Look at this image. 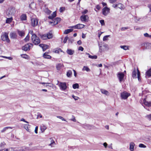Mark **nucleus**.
Segmentation results:
<instances>
[{
	"mask_svg": "<svg viewBox=\"0 0 151 151\" xmlns=\"http://www.w3.org/2000/svg\"><path fill=\"white\" fill-rule=\"evenodd\" d=\"M56 16V12L55 11L53 13L50 15L48 17V18L50 19H53Z\"/></svg>",
	"mask_w": 151,
	"mask_h": 151,
	"instance_id": "6ab92c4d",
	"label": "nucleus"
},
{
	"mask_svg": "<svg viewBox=\"0 0 151 151\" xmlns=\"http://www.w3.org/2000/svg\"><path fill=\"white\" fill-rule=\"evenodd\" d=\"M49 47V46L46 45H44V46L43 47V51H45Z\"/></svg>",
	"mask_w": 151,
	"mask_h": 151,
	"instance_id": "ea45409f",
	"label": "nucleus"
},
{
	"mask_svg": "<svg viewBox=\"0 0 151 151\" xmlns=\"http://www.w3.org/2000/svg\"><path fill=\"white\" fill-rule=\"evenodd\" d=\"M32 25L35 27L38 25V20L37 18H32L31 19Z\"/></svg>",
	"mask_w": 151,
	"mask_h": 151,
	"instance_id": "9b49d317",
	"label": "nucleus"
},
{
	"mask_svg": "<svg viewBox=\"0 0 151 151\" xmlns=\"http://www.w3.org/2000/svg\"><path fill=\"white\" fill-rule=\"evenodd\" d=\"M144 36L145 37H151V35H149L147 33H145L144 34Z\"/></svg>",
	"mask_w": 151,
	"mask_h": 151,
	"instance_id": "49530a36",
	"label": "nucleus"
},
{
	"mask_svg": "<svg viewBox=\"0 0 151 151\" xmlns=\"http://www.w3.org/2000/svg\"><path fill=\"white\" fill-rule=\"evenodd\" d=\"M79 87V85L78 83L74 84L73 85V88L74 89L78 88Z\"/></svg>",
	"mask_w": 151,
	"mask_h": 151,
	"instance_id": "4c0bfd02",
	"label": "nucleus"
},
{
	"mask_svg": "<svg viewBox=\"0 0 151 151\" xmlns=\"http://www.w3.org/2000/svg\"><path fill=\"white\" fill-rule=\"evenodd\" d=\"M88 57L91 59H97V56L96 55L94 56L89 55L88 56Z\"/></svg>",
	"mask_w": 151,
	"mask_h": 151,
	"instance_id": "79ce46f5",
	"label": "nucleus"
},
{
	"mask_svg": "<svg viewBox=\"0 0 151 151\" xmlns=\"http://www.w3.org/2000/svg\"><path fill=\"white\" fill-rule=\"evenodd\" d=\"M10 37L11 39H16L17 37V34L14 32H12L10 33Z\"/></svg>",
	"mask_w": 151,
	"mask_h": 151,
	"instance_id": "dca6fc26",
	"label": "nucleus"
},
{
	"mask_svg": "<svg viewBox=\"0 0 151 151\" xmlns=\"http://www.w3.org/2000/svg\"><path fill=\"white\" fill-rule=\"evenodd\" d=\"M68 39V37H67V36H66L64 40V41H63V42L65 43L67 41V40Z\"/></svg>",
	"mask_w": 151,
	"mask_h": 151,
	"instance_id": "052dcab7",
	"label": "nucleus"
},
{
	"mask_svg": "<svg viewBox=\"0 0 151 151\" xmlns=\"http://www.w3.org/2000/svg\"><path fill=\"white\" fill-rule=\"evenodd\" d=\"M100 22L101 24V25H105V23H104V21L103 20H101L100 21Z\"/></svg>",
	"mask_w": 151,
	"mask_h": 151,
	"instance_id": "09e8293b",
	"label": "nucleus"
},
{
	"mask_svg": "<svg viewBox=\"0 0 151 151\" xmlns=\"http://www.w3.org/2000/svg\"><path fill=\"white\" fill-rule=\"evenodd\" d=\"M48 53V52H45L43 54V56L44 58L46 59L51 58V57L50 55H48L47 54Z\"/></svg>",
	"mask_w": 151,
	"mask_h": 151,
	"instance_id": "4be33fe9",
	"label": "nucleus"
},
{
	"mask_svg": "<svg viewBox=\"0 0 151 151\" xmlns=\"http://www.w3.org/2000/svg\"><path fill=\"white\" fill-rule=\"evenodd\" d=\"M21 56L24 58L27 59L28 58V56L25 54H23L21 55Z\"/></svg>",
	"mask_w": 151,
	"mask_h": 151,
	"instance_id": "37998d69",
	"label": "nucleus"
},
{
	"mask_svg": "<svg viewBox=\"0 0 151 151\" xmlns=\"http://www.w3.org/2000/svg\"><path fill=\"white\" fill-rule=\"evenodd\" d=\"M59 86L61 90H65L66 89L67 86L65 82H60L59 84Z\"/></svg>",
	"mask_w": 151,
	"mask_h": 151,
	"instance_id": "9d476101",
	"label": "nucleus"
},
{
	"mask_svg": "<svg viewBox=\"0 0 151 151\" xmlns=\"http://www.w3.org/2000/svg\"><path fill=\"white\" fill-rule=\"evenodd\" d=\"M10 18H7L6 21V23L7 24L10 23L13 20L12 17H9Z\"/></svg>",
	"mask_w": 151,
	"mask_h": 151,
	"instance_id": "b1692460",
	"label": "nucleus"
},
{
	"mask_svg": "<svg viewBox=\"0 0 151 151\" xmlns=\"http://www.w3.org/2000/svg\"><path fill=\"white\" fill-rule=\"evenodd\" d=\"M141 18H138L137 17H136L135 21L137 22L138 21H141Z\"/></svg>",
	"mask_w": 151,
	"mask_h": 151,
	"instance_id": "13d9d810",
	"label": "nucleus"
},
{
	"mask_svg": "<svg viewBox=\"0 0 151 151\" xmlns=\"http://www.w3.org/2000/svg\"><path fill=\"white\" fill-rule=\"evenodd\" d=\"M12 127H4L3 129L1 131V132H4L6 130L8 129H12Z\"/></svg>",
	"mask_w": 151,
	"mask_h": 151,
	"instance_id": "72a5a7b5",
	"label": "nucleus"
},
{
	"mask_svg": "<svg viewBox=\"0 0 151 151\" xmlns=\"http://www.w3.org/2000/svg\"><path fill=\"white\" fill-rule=\"evenodd\" d=\"M16 11L14 7H10L7 10L6 12V15L8 17H12L15 13Z\"/></svg>",
	"mask_w": 151,
	"mask_h": 151,
	"instance_id": "7ed1b4c3",
	"label": "nucleus"
},
{
	"mask_svg": "<svg viewBox=\"0 0 151 151\" xmlns=\"http://www.w3.org/2000/svg\"><path fill=\"white\" fill-rule=\"evenodd\" d=\"M82 70H86L87 72H88L91 71L90 69L86 66H84Z\"/></svg>",
	"mask_w": 151,
	"mask_h": 151,
	"instance_id": "473e14b6",
	"label": "nucleus"
},
{
	"mask_svg": "<svg viewBox=\"0 0 151 151\" xmlns=\"http://www.w3.org/2000/svg\"><path fill=\"white\" fill-rule=\"evenodd\" d=\"M37 146H35L32 147L23 146L21 147L19 149V151H33L37 149Z\"/></svg>",
	"mask_w": 151,
	"mask_h": 151,
	"instance_id": "f257e3e1",
	"label": "nucleus"
},
{
	"mask_svg": "<svg viewBox=\"0 0 151 151\" xmlns=\"http://www.w3.org/2000/svg\"><path fill=\"white\" fill-rule=\"evenodd\" d=\"M139 146L140 147L142 148H145L146 147L145 145L142 144H139Z\"/></svg>",
	"mask_w": 151,
	"mask_h": 151,
	"instance_id": "3c124183",
	"label": "nucleus"
},
{
	"mask_svg": "<svg viewBox=\"0 0 151 151\" xmlns=\"http://www.w3.org/2000/svg\"><path fill=\"white\" fill-rule=\"evenodd\" d=\"M85 27V25L82 24H78L76 25L72 26L71 27V28L74 29H80L84 28Z\"/></svg>",
	"mask_w": 151,
	"mask_h": 151,
	"instance_id": "4468645a",
	"label": "nucleus"
},
{
	"mask_svg": "<svg viewBox=\"0 0 151 151\" xmlns=\"http://www.w3.org/2000/svg\"><path fill=\"white\" fill-rule=\"evenodd\" d=\"M145 74L146 76L149 77L151 76V68L146 72Z\"/></svg>",
	"mask_w": 151,
	"mask_h": 151,
	"instance_id": "bb28decb",
	"label": "nucleus"
},
{
	"mask_svg": "<svg viewBox=\"0 0 151 151\" xmlns=\"http://www.w3.org/2000/svg\"><path fill=\"white\" fill-rule=\"evenodd\" d=\"M64 9H65V8H64L60 7V10H59L60 12H62L63 11H64Z\"/></svg>",
	"mask_w": 151,
	"mask_h": 151,
	"instance_id": "680f3d73",
	"label": "nucleus"
},
{
	"mask_svg": "<svg viewBox=\"0 0 151 151\" xmlns=\"http://www.w3.org/2000/svg\"><path fill=\"white\" fill-rule=\"evenodd\" d=\"M38 128V127H35V132L36 134H37V133Z\"/></svg>",
	"mask_w": 151,
	"mask_h": 151,
	"instance_id": "774afa93",
	"label": "nucleus"
},
{
	"mask_svg": "<svg viewBox=\"0 0 151 151\" xmlns=\"http://www.w3.org/2000/svg\"><path fill=\"white\" fill-rule=\"evenodd\" d=\"M6 151H19V148H16L11 147L9 148V149H7V150Z\"/></svg>",
	"mask_w": 151,
	"mask_h": 151,
	"instance_id": "a878e982",
	"label": "nucleus"
},
{
	"mask_svg": "<svg viewBox=\"0 0 151 151\" xmlns=\"http://www.w3.org/2000/svg\"><path fill=\"white\" fill-rule=\"evenodd\" d=\"M29 36L28 35L26 36V38L24 39V40L25 41H27L29 40Z\"/></svg>",
	"mask_w": 151,
	"mask_h": 151,
	"instance_id": "5fc2aeb1",
	"label": "nucleus"
},
{
	"mask_svg": "<svg viewBox=\"0 0 151 151\" xmlns=\"http://www.w3.org/2000/svg\"><path fill=\"white\" fill-rule=\"evenodd\" d=\"M5 144L4 142L0 144V147H2L3 148L4 147V145H5Z\"/></svg>",
	"mask_w": 151,
	"mask_h": 151,
	"instance_id": "864d4df0",
	"label": "nucleus"
},
{
	"mask_svg": "<svg viewBox=\"0 0 151 151\" xmlns=\"http://www.w3.org/2000/svg\"><path fill=\"white\" fill-rule=\"evenodd\" d=\"M1 39L3 41H6L8 43H9L10 42V40L8 36V33L6 32H4L1 35Z\"/></svg>",
	"mask_w": 151,
	"mask_h": 151,
	"instance_id": "423d86ee",
	"label": "nucleus"
},
{
	"mask_svg": "<svg viewBox=\"0 0 151 151\" xmlns=\"http://www.w3.org/2000/svg\"><path fill=\"white\" fill-rule=\"evenodd\" d=\"M39 117H40V118H42V116L40 113H38L37 118L38 119Z\"/></svg>",
	"mask_w": 151,
	"mask_h": 151,
	"instance_id": "8fccbe9b",
	"label": "nucleus"
},
{
	"mask_svg": "<svg viewBox=\"0 0 151 151\" xmlns=\"http://www.w3.org/2000/svg\"><path fill=\"white\" fill-rule=\"evenodd\" d=\"M78 50L83 51V48L81 46H80L79 47L78 49Z\"/></svg>",
	"mask_w": 151,
	"mask_h": 151,
	"instance_id": "e2e57ef3",
	"label": "nucleus"
},
{
	"mask_svg": "<svg viewBox=\"0 0 151 151\" xmlns=\"http://www.w3.org/2000/svg\"><path fill=\"white\" fill-rule=\"evenodd\" d=\"M151 48V43L149 42H146L145 48L149 49Z\"/></svg>",
	"mask_w": 151,
	"mask_h": 151,
	"instance_id": "c85d7f7f",
	"label": "nucleus"
},
{
	"mask_svg": "<svg viewBox=\"0 0 151 151\" xmlns=\"http://www.w3.org/2000/svg\"><path fill=\"white\" fill-rule=\"evenodd\" d=\"M130 96V94L126 92H124L121 93V96L122 99H126Z\"/></svg>",
	"mask_w": 151,
	"mask_h": 151,
	"instance_id": "f8f14e48",
	"label": "nucleus"
},
{
	"mask_svg": "<svg viewBox=\"0 0 151 151\" xmlns=\"http://www.w3.org/2000/svg\"><path fill=\"white\" fill-rule=\"evenodd\" d=\"M57 117L58 118L61 119L63 121H66V120L64 118H63L62 116H57Z\"/></svg>",
	"mask_w": 151,
	"mask_h": 151,
	"instance_id": "603ef678",
	"label": "nucleus"
},
{
	"mask_svg": "<svg viewBox=\"0 0 151 151\" xmlns=\"http://www.w3.org/2000/svg\"><path fill=\"white\" fill-rule=\"evenodd\" d=\"M109 35H106L104 36L103 38V40L104 41H106L107 40V38L109 37Z\"/></svg>",
	"mask_w": 151,
	"mask_h": 151,
	"instance_id": "a18cd8bd",
	"label": "nucleus"
},
{
	"mask_svg": "<svg viewBox=\"0 0 151 151\" xmlns=\"http://www.w3.org/2000/svg\"><path fill=\"white\" fill-rule=\"evenodd\" d=\"M110 12V9L106 6L102 9V13L104 16H106Z\"/></svg>",
	"mask_w": 151,
	"mask_h": 151,
	"instance_id": "2eb2a0df",
	"label": "nucleus"
},
{
	"mask_svg": "<svg viewBox=\"0 0 151 151\" xmlns=\"http://www.w3.org/2000/svg\"><path fill=\"white\" fill-rule=\"evenodd\" d=\"M135 144L133 142H131L130 143L129 149L131 151H133L134 150V147Z\"/></svg>",
	"mask_w": 151,
	"mask_h": 151,
	"instance_id": "aec40b11",
	"label": "nucleus"
},
{
	"mask_svg": "<svg viewBox=\"0 0 151 151\" xmlns=\"http://www.w3.org/2000/svg\"><path fill=\"white\" fill-rule=\"evenodd\" d=\"M128 29V27H122L121 28V29L122 31H124L126 29Z\"/></svg>",
	"mask_w": 151,
	"mask_h": 151,
	"instance_id": "bf43d9fd",
	"label": "nucleus"
},
{
	"mask_svg": "<svg viewBox=\"0 0 151 151\" xmlns=\"http://www.w3.org/2000/svg\"><path fill=\"white\" fill-rule=\"evenodd\" d=\"M117 7L120 9H122L123 7V4H122L119 3L117 4Z\"/></svg>",
	"mask_w": 151,
	"mask_h": 151,
	"instance_id": "c03bdc74",
	"label": "nucleus"
},
{
	"mask_svg": "<svg viewBox=\"0 0 151 151\" xmlns=\"http://www.w3.org/2000/svg\"><path fill=\"white\" fill-rule=\"evenodd\" d=\"M7 150V149L3 148L0 147V151H6Z\"/></svg>",
	"mask_w": 151,
	"mask_h": 151,
	"instance_id": "4d7b16f0",
	"label": "nucleus"
},
{
	"mask_svg": "<svg viewBox=\"0 0 151 151\" xmlns=\"http://www.w3.org/2000/svg\"><path fill=\"white\" fill-rule=\"evenodd\" d=\"M143 103L146 106L148 107L151 106V95H149L146 96L143 101Z\"/></svg>",
	"mask_w": 151,
	"mask_h": 151,
	"instance_id": "f03ea898",
	"label": "nucleus"
},
{
	"mask_svg": "<svg viewBox=\"0 0 151 151\" xmlns=\"http://www.w3.org/2000/svg\"><path fill=\"white\" fill-rule=\"evenodd\" d=\"M137 75L138 80L139 81H141V79L140 78V73L138 69H137Z\"/></svg>",
	"mask_w": 151,
	"mask_h": 151,
	"instance_id": "c9c22d12",
	"label": "nucleus"
},
{
	"mask_svg": "<svg viewBox=\"0 0 151 151\" xmlns=\"http://www.w3.org/2000/svg\"><path fill=\"white\" fill-rule=\"evenodd\" d=\"M117 76L120 83L123 81L124 75L123 73L121 72L118 73Z\"/></svg>",
	"mask_w": 151,
	"mask_h": 151,
	"instance_id": "ddd939ff",
	"label": "nucleus"
},
{
	"mask_svg": "<svg viewBox=\"0 0 151 151\" xmlns=\"http://www.w3.org/2000/svg\"><path fill=\"white\" fill-rule=\"evenodd\" d=\"M88 12V10H86L84 11H83L82 12V14H83V15H84L85 14H86Z\"/></svg>",
	"mask_w": 151,
	"mask_h": 151,
	"instance_id": "69168bd1",
	"label": "nucleus"
},
{
	"mask_svg": "<svg viewBox=\"0 0 151 151\" xmlns=\"http://www.w3.org/2000/svg\"><path fill=\"white\" fill-rule=\"evenodd\" d=\"M137 69L136 70V68H134L132 73V76L133 78H137Z\"/></svg>",
	"mask_w": 151,
	"mask_h": 151,
	"instance_id": "a211bd4d",
	"label": "nucleus"
},
{
	"mask_svg": "<svg viewBox=\"0 0 151 151\" xmlns=\"http://www.w3.org/2000/svg\"><path fill=\"white\" fill-rule=\"evenodd\" d=\"M101 91L102 93L104 94L106 96H109V92L105 89H102Z\"/></svg>",
	"mask_w": 151,
	"mask_h": 151,
	"instance_id": "5701e85b",
	"label": "nucleus"
},
{
	"mask_svg": "<svg viewBox=\"0 0 151 151\" xmlns=\"http://www.w3.org/2000/svg\"><path fill=\"white\" fill-rule=\"evenodd\" d=\"M120 47L125 50H127L129 49L127 45H121L120 46Z\"/></svg>",
	"mask_w": 151,
	"mask_h": 151,
	"instance_id": "f704fd0d",
	"label": "nucleus"
},
{
	"mask_svg": "<svg viewBox=\"0 0 151 151\" xmlns=\"http://www.w3.org/2000/svg\"><path fill=\"white\" fill-rule=\"evenodd\" d=\"M51 143L49 145V146H51V147H53L54 145H55V141L53 140H52L51 141Z\"/></svg>",
	"mask_w": 151,
	"mask_h": 151,
	"instance_id": "a19ab883",
	"label": "nucleus"
},
{
	"mask_svg": "<svg viewBox=\"0 0 151 151\" xmlns=\"http://www.w3.org/2000/svg\"><path fill=\"white\" fill-rule=\"evenodd\" d=\"M146 43H141L140 45L142 47H144L145 48Z\"/></svg>",
	"mask_w": 151,
	"mask_h": 151,
	"instance_id": "338daca9",
	"label": "nucleus"
},
{
	"mask_svg": "<svg viewBox=\"0 0 151 151\" xmlns=\"http://www.w3.org/2000/svg\"><path fill=\"white\" fill-rule=\"evenodd\" d=\"M72 71L71 70H68L67 73V76L68 77H70L72 75Z\"/></svg>",
	"mask_w": 151,
	"mask_h": 151,
	"instance_id": "58836bf2",
	"label": "nucleus"
},
{
	"mask_svg": "<svg viewBox=\"0 0 151 151\" xmlns=\"http://www.w3.org/2000/svg\"><path fill=\"white\" fill-rule=\"evenodd\" d=\"M88 18V16L87 15H82L81 17V19L83 22L86 21Z\"/></svg>",
	"mask_w": 151,
	"mask_h": 151,
	"instance_id": "f3484780",
	"label": "nucleus"
},
{
	"mask_svg": "<svg viewBox=\"0 0 151 151\" xmlns=\"http://www.w3.org/2000/svg\"><path fill=\"white\" fill-rule=\"evenodd\" d=\"M52 37V34L51 33H48L47 34L42 35L41 36V38L43 40L50 39Z\"/></svg>",
	"mask_w": 151,
	"mask_h": 151,
	"instance_id": "6e6552de",
	"label": "nucleus"
},
{
	"mask_svg": "<svg viewBox=\"0 0 151 151\" xmlns=\"http://www.w3.org/2000/svg\"><path fill=\"white\" fill-rule=\"evenodd\" d=\"M60 20V18L57 17L54 19H52V21L49 22V23L51 24L52 25H54L57 24Z\"/></svg>",
	"mask_w": 151,
	"mask_h": 151,
	"instance_id": "1a4fd4ad",
	"label": "nucleus"
},
{
	"mask_svg": "<svg viewBox=\"0 0 151 151\" xmlns=\"http://www.w3.org/2000/svg\"><path fill=\"white\" fill-rule=\"evenodd\" d=\"M33 45L31 43H29L25 45L22 47V50L24 51H28L29 50L30 48L32 47Z\"/></svg>",
	"mask_w": 151,
	"mask_h": 151,
	"instance_id": "0eeeda50",
	"label": "nucleus"
},
{
	"mask_svg": "<svg viewBox=\"0 0 151 151\" xmlns=\"http://www.w3.org/2000/svg\"><path fill=\"white\" fill-rule=\"evenodd\" d=\"M72 97L75 100H77L78 99V97L74 96V95H73L72 96Z\"/></svg>",
	"mask_w": 151,
	"mask_h": 151,
	"instance_id": "6e6d98bb",
	"label": "nucleus"
},
{
	"mask_svg": "<svg viewBox=\"0 0 151 151\" xmlns=\"http://www.w3.org/2000/svg\"><path fill=\"white\" fill-rule=\"evenodd\" d=\"M67 53L70 55H73L74 53V51L71 49H68L66 51Z\"/></svg>",
	"mask_w": 151,
	"mask_h": 151,
	"instance_id": "412c9836",
	"label": "nucleus"
},
{
	"mask_svg": "<svg viewBox=\"0 0 151 151\" xmlns=\"http://www.w3.org/2000/svg\"><path fill=\"white\" fill-rule=\"evenodd\" d=\"M146 117L149 120H151V114L147 115Z\"/></svg>",
	"mask_w": 151,
	"mask_h": 151,
	"instance_id": "de8ad7c7",
	"label": "nucleus"
},
{
	"mask_svg": "<svg viewBox=\"0 0 151 151\" xmlns=\"http://www.w3.org/2000/svg\"><path fill=\"white\" fill-rule=\"evenodd\" d=\"M40 128L42 132H44L45 130L47 129V127H46V126L43 124L41 125L40 126Z\"/></svg>",
	"mask_w": 151,
	"mask_h": 151,
	"instance_id": "393cba45",
	"label": "nucleus"
},
{
	"mask_svg": "<svg viewBox=\"0 0 151 151\" xmlns=\"http://www.w3.org/2000/svg\"><path fill=\"white\" fill-rule=\"evenodd\" d=\"M29 125L28 124H25L24 125V128L27 131H29Z\"/></svg>",
	"mask_w": 151,
	"mask_h": 151,
	"instance_id": "e433bc0d",
	"label": "nucleus"
},
{
	"mask_svg": "<svg viewBox=\"0 0 151 151\" xmlns=\"http://www.w3.org/2000/svg\"><path fill=\"white\" fill-rule=\"evenodd\" d=\"M73 29H68L66 30H65L64 33L65 34H67L69 33L72 32L73 31Z\"/></svg>",
	"mask_w": 151,
	"mask_h": 151,
	"instance_id": "2f4dec72",
	"label": "nucleus"
},
{
	"mask_svg": "<svg viewBox=\"0 0 151 151\" xmlns=\"http://www.w3.org/2000/svg\"><path fill=\"white\" fill-rule=\"evenodd\" d=\"M17 32L19 35L21 37L24 36V32L23 31H20L19 30H17Z\"/></svg>",
	"mask_w": 151,
	"mask_h": 151,
	"instance_id": "cd10ccee",
	"label": "nucleus"
},
{
	"mask_svg": "<svg viewBox=\"0 0 151 151\" xmlns=\"http://www.w3.org/2000/svg\"><path fill=\"white\" fill-rule=\"evenodd\" d=\"M27 16L25 14H23L20 17V19L22 21L25 20L26 19Z\"/></svg>",
	"mask_w": 151,
	"mask_h": 151,
	"instance_id": "c756f323",
	"label": "nucleus"
},
{
	"mask_svg": "<svg viewBox=\"0 0 151 151\" xmlns=\"http://www.w3.org/2000/svg\"><path fill=\"white\" fill-rule=\"evenodd\" d=\"M63 66V64L61 63H59L56 66V67L57 69L58 70H60Z\"/></svg>",
	"mask_w": 151,
	"mask_h": 151,
	"instance_id": "7c9ffc66",
	"label": "nucleus"
},
{
	"mask_svg": "<svg viewBox=\"0 0 151 151\" xmlns=\"http://www.w3.org/2000/svg\"><path fill=\"white\" fill-rule=\"evenodd\" d=\"M116 0H109L110 3H113L116 1Z\"/></svg>",
	"mask_w": 151,
	"mask_h": 151,
	"instance_id": "0e129e2a",
	"label": "nucleus"
},
{
	"mask_svg": "<svg viewBox=\"0 0 151 151\" xmlns=\"http://www.w3.org/2000/svg\"><path fill=\"white\" fill-rule=\"evenodd\" d=\"M98 45L99 47V51L100 52L103 51H107L109 49L108 45L106 44H104L102 46L101 45V44L100 45L99 43Z\"/></svg>",
	"mask_w": 151,
	"mask_h": 151,
	"instance_id": "39448f33",
	"label": "nucleus"
},
{
	"mask_svg": "<svg viewBox=\"0 0 151 151\" xmlns=\"http://www.w3.org/2000/svg\"><path fill=\"white\" fill-rule=\"evenodd\" d=\"M31 39L33 43L35 45H38L40 43V39L35 34L32 35Z\"/></svg>",
	"mask_w": 151,
	"mask_h": 151,
	"instance_id": "20e7f679",
	"label": "nucleus"
}]
</instances>
